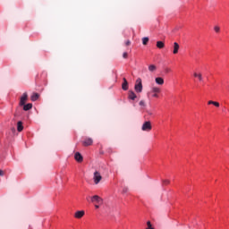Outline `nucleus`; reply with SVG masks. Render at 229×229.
Instances as JSON below:
<instances>
[{"mask_svg":"<svg viewBox=\"0 0 229 229\" xmlns=\"http://www.w3.org/2000/svg\"><path fill=\"white\" fill-rule=\"evenodd\" d=\"M134 90H135V92H138L139 94L140 92H142V79L138 78L136 80V83H135V86H134Z\"/></svg>","mask_w":229,"mask_h":229,"instance_id":"1","label":"nucleus"},{"mask_svg":"<svg viewBox=\"0 0 229 229\" xmlns=\"http://www.w3.org/2000/svg\"><path fill=\"white\" fill-rule=\"evenodd\" d=\"M152 129L153 126H151V122L149 121L144 122L141 126L142 131H151Z\"/></svg>","mask_w":229,"mask_h":229,"instance_id":"2","label":"nucleus"},{"mask_svg":"<svg viewBox=\"0 0 229 229\" xmlns=\"http://www.w3.org/2000/svg\"><path fill=\"white\" fill-rule=\"evenodd\" d=\"M93 180L95 185H98V183H99V182L103 180V177L101 176V174L99 172L96 171L93 175Z\"/></svg>","mask_w":229,"mask_h":229,"instance_id":"3","label":"nucleus"},{"mask_svg":"<svg viewBox=\"0 0 229 229\" xmlns=\"http://www.w3.org/2000/svg\"><path fill=\"white\" fill-rule=\"evenodd\" d=\"M160 88L153 87L151 89L150 94H152V98H158V94H160Z\"/></svg>","mask_w":229,"mask_h":229,"instance_id":"4","label":"nucleus"},{"mask_svg":"<svg viewBox=\"0 0 229 229\" xmlns=\"http://www.w3.org/2000/svg\"><path fill=\"white\" fill-rule=\"evenodd\" d=\"M28 101V93H23L20 100V106H24Z\"/></svg>","mask_w":229,"mask_h":229,"instance_id":"5","label":"nucleus"},{"mask_svg":"<svg viewBox=\"0 0 229 229\" xmlns=\"http://www.w3.org/2000/svg\"><path fill=\"white\" fill-rule=\"evenodd\" d=\"M91 202L103 203V199H101V197L98 195H94L93 197H91Z\"/></svg>","mask_w":229,"mask_h":229,"instance_id":"6","label":"nucleus"},{"mask_svg":"<svg viewBox=\"0 0 229 229\" xmlns=\"http://www.w3.org/2000/svg\"><path fill=\"white\" fill-rule=\"evenodd\" d=\"M74 158H75L76 162H79V163L83 162V156H81V154L80 152L75 153Z\"/></svg>","mask_w":229,"mask_h":229,"instance_id":"7","label":"nucleus"},{"mask_svg":"<svg viewBox=\"0 0 229 229\" xmlns=\"http://www.w3.org/2000/svg\"><path fill=\"white\" fill-rule=\"evenodd\" d=\"M83 216H85V211L81 210V211L75 212L74 217L76 219H81V217H83Z\"/></svg>","mask_w":229,"mask_h":229,"instance_id":"8","label":"nucleus"},{"mask_svg":"<svg viewBox=\"0 0 229 229\" xmlns=\"http://www.w3.org/2000/svg\"><path fill=\"white\" fill-rule=\"evenodd\" d=\"M94 140H92V138H87L83 142V146H92Z\"/></svg>","mask_w":229,"mask_h":229,"instance_id":"9","label":"nucleus"},{"mask_svg":"<svg viewBox=\"0 0 229 229\" xmlns=\"http://www.w3.org/2000/svg\"><path fill=\"white\" fill-rule=\"evenodd\" d=\"M180 49V45L177 42L174 43V55H178V51Z\"/></svg>","mask_w":229,"mask_h":229,"instance_id":"10","label":"nucleus"},{"mask_svg":"<svg viewBox=\"0 0 229 229\" xmlns=\"http://www.w3.org/2000/svg\"><path fill=\"white\" fill-rule=\"evenodd\" d=\"M128 98H129V99L135 101V99H137V95L135 94V92L131 90V91H129Z\"/></svg>","mask_w":229,"mask_h":229,"instance_id":"11","label":"nucleus"},{"mask_svg":"<svg viewBox=\"0 0 229 229\" xmlns=\"http://www.w3.org/2000/svg\"><path fill=\"white\" fill-rule=\"evenodd\" d=\"M32 108H33V104H31V103L25 104V105L23 106V110H24L25 112H28V110H31Z\"/></svg>","mask_w":229,"mask_h":229,"instance_id":"12","label":"nucleus"},{"mask_svg":"<svg viewBox=\"0 0 229 229\" xmlns=\"http://www.w3.org/2000/svg\"><path fill=\"white\" fill-rule=\"evenodd\" d=\"M122 89H123V90H128V81L126 80V78H123Z\"/></svg>","mask_w":229,"mask_h":229,"instance_id":"13","label":"nucleus"},{"mask_svg":"<svg viewBox=\"0 0 229 229\" xmlns=\"http://www.w3.org/2000/svg\"><path fill=\"white\" fill-rule=\"evenodd\" d=\"M193 76H194V78H198L199 81H203V74H201V72H199V73L194 72Z\"/></svg>","mask_w":229,"mask_h":229,"instance_id":"14","label":"nucleus"},{"mask_svg":"<svg viewBox=\"0 0 229 229\" xmlns=\"http://www.w3.org/2000/svg\"><path fill=\"white\" fill-rule=\"evenodd\" d=\"M40 98V95L38 93H33L30 97L31 101H37Z\"/></svg>","mask_w":229,"mask_h":229,"instance_id":"15","label":"nucleus"},{"mask_svg":"<svg viewBox=\"0 0 229 229\" xmlns=\"http://www.w3.org/2000/svg\"><path fill=\"white\" fill-rule=\"evenodd\" d=\"M156 83H157V85H164V79L161 78V77L156 78Z\"/></svg>","mask_w":229,"mask_h":229,"instance_id":"16","label":"nucleus"},{"mask_svg":"<svg viewBox=\"0 0 229 229\" xmlns=\"http://www.w3.org/2000/svg\"><path fill=\"white\" fill-rule=\"evenodd\" d=\"M165 46V45L164 44L163 41H157V47H158V49H164Z\"/></svg>","mask_w":229,"mask_h":229,"instance_id":"17","label":"nucleus"},{"mask_svg":"<svg viewBox=\"0 0 229 229\" xmlns=\"http://www.w3.org/2000/svg\"><path fill=\"white\" fill-rule=\"evenodd\" d=\"M17 130L18 131H22V130H24V126H22V122L17 123Z\"/></svg>","mask_w":229,"mask_h":229,"instance_id":"18","label":"nucleus"},{"mask_svg":"<svg viewBox=\"0 0 229 229\" xmlns=\"http://www.w3.org/2000/svg\"><path fill=\"white\" fill-rule=\"evenodd\" d=\"M208 105H214V106H216V108H219V102L209 100L208 102Z\"/></svg>","mask_w":229,"mask_h":229,"instance_id":"19","label":"nucleus"},{"mask_svg":"<svg viewBox=\"0 0 229 229\" xmlns=\"http://www.w3.org/2000/svg\"><path fill=\"white\" fill-rule=\"evenodd\" d=\"M148 71H150V72H155V71H157V66L155 64L149 65Z\"/></svg>","mask_w":229,"mask_h":229,"instance_id":"20","label":"nucleus"},{"mask_svg":"<svg viewBox=\"0 0 229 229\" xmlns=\"http://www.w3.org/2000/svg\"><path fill=\"white\" fill-rule=\"evenodd\" d=\"M148 42H149V38L145 37V38H142L143 46H148Z\"/></svg>","mask_w":229,"mask_h":229,"instance_id":"21","label":"nucleus"},{"mask_svg":"<svg viewBox=\"0 0 229 229\" xmlns=\"http://www.w3.org/2000/svg\"><path fill=\"white\" fill-rule=\"evenodd\" d=\"M147 228L146 229H155V228H153V226L151 225V222L150 221H148L147 222Z\"/></svg>","mask_w":229,"mask_h":229,"instance_id":"22","label":"nucleus"},{"mask_svg":"<svg viewBox=\"0 0 229 229\" xmlns=\"http://www.w3.org/2000/svg\"><path fill=\"white\" fill-rule=\"evenodd\" d=\"M214 30L216 31V33H219V31H221V28H219V26H215Z\"/></svg>","mask_w":229,"mask_h":229,"instance_id":"23","label":"nucleus"},{"mask_svg":"<svg viewBox=\"0 0 229 229\" xmlns=\"http://www.w3.org/2000/svg\"><path fill=\"white\" fill-rule=\"evenodd\" d=\"M140 106H146V102H144V100H140Z\"/></svg>","mask_w":229,"mask_h":229,"instance_id":"24","label":"nucleus"},{"mask_svg":"<svg viewBox=\"0 0 229 229\" xmlns=\"http://www.w3.org/2000/svg\"><path fill=\"white\" fill-rule=\"evenodd\" d=\"M164 185H169L170 181L169 180H163Z\"/></svg>","mask_w":229,"mask_h":229,"instance_id":"25","label":"nucleus"},{"mask_svg":"<svg viewBox=\"0 0 229 229\" xmlns=\"http://www.w3.org/2000/svg\"><path fill=\"white\" fill-rule=\"evenodd\" d=\"M126 192H128V187H124V188L123 189V194H126Z\"/></svg>","mask_w":229,"mask_h":229,"instance_id":"26","label":"nucleus"},{"mask_svg":"<svg viewBox=\"0 0 229 229\" xmlns=\"http://www.w3.org/2000/svg\"><path fill=\"white\" fill-rule=\"evenodd\" d=\"M123 58H128V53L127 52H124L123 54Z\"/></svg>","mask_w":229,"mask_h":229,"instance_id":"27","label":"nucleus"},{"mask_svg":"<svg viewBox=\"0 0 229 229\" xmlns=\"http://www.w3.org/2000/svg\"><path fill=\"white\" fill-rule=\"evenodd\" d=\"M131 41L127 40V41L125 42V46H131Z\"/></svg>","mask_w":229,"mask_h":229,"instance_id":"28","label":"nucleus"},{"mask_svg":"<svg viewBox=\"0 0 229 229\" xmlns=\"http://www.w3.org/2000/svg\"><path fill=\"white\" fill-rule=\"evenodd\" d=\"M0 176H4V171L0 169Z\"/></svg>","mask_w":229,"mask_h":229,"instance_id":"29","label":"nucleus"},{"mask_svg":"<svg viewBox=\"0 0 229 229\" xmlns=\"http://www.w3.org/2000/svg\"><path fill=\"white\" fill-rule=\"evenodd\" d=\"M95 208H99V206H98V205H96V206H95Z\"/></svg>","mask_w":229,"mask_h":229,"instance_id":"30","label":"nucleus"}]
</instances>
